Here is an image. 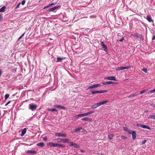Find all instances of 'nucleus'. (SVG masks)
Listing matches in <instances>:
<instances>
[{"label": "nucleus", "instance_id": "1", "mask_svg": "<svg viewBox=\"0 0 155 155\" xmlns=\"http://www.w3.org/2000/svg\"><path fill=\"white\" fill-rule=\"evenodd\" d=\"M94 111H90L86 113H83V114H82L77 115L76 116H75V117L76 118H77L79 117H83L87 116L90 114H92L94 113Z\"/></svg>", "mask_w": 155, "mask_h": 155}, {"label": "nucleus", "instance_id": "2", "mask_svg": "<svg viewBox=\"0 0 155 155\" xmlns=\"http://www.w3.org/2000/svg\"><path fill=\"white\" fill-rule=\"evenodd\" d=\"M37 107L38 106L36 104H30L29 105V109L32 111L35 110Z\"/></svg>", "mask_w": 155, "mask_h": 155}, {"label": "nucleus", "instance_id": "3", "mask_svg": "<svg viewBox=\"0 0 155 155\" xmlns=\"http://www.w3.org/2000/svg\"><path fill=\"white\" fill-rule=\"evenodd\" d=\"M131 68L130 66H128L127 67H118L116 68V70L117 71H120L122 70H124L125 69H129Z\"/></svg>", "mask_w": 155, "mask_h": 155}, {"label": "nucleus", "instance_id": "4", "mask_svg": "<svg viewBox=\"0 0 155 155\" xmlns=\"http://www.w3.org/2000/svg\"><path fill=\"white\" fill-rule=\"evenodd\" d=\"M100 86H101V84H95L93 85L92 86H89V87H87V89H91V88L93 89V88H97V87H99Z\"/></svg>", "mask_w": 155, "mask_h": 155}, {"label": "nucleus", "instance_id": "5", "mask_svg": "<svg viewBox=\"0 0 155 155\" xmlns=\"http://www.w3.org/2000/svg\"><path fill=\"white\" fill-rule=\"evenodd\" d=\"M100 44L103 48V50L106 52H107V46L104 44L103 41H101L100 42Z\"/></svg>", "mask_w": 155, "mask_h": 155}, {"label": "nucleus", "instance_id": "6", "mask_svg": "<svg viewBox=\"0 0 155 155\" xmlns=\"http://www.w3.org/2000/svg\"><path fill=\"white\" fill-rule=\"evenodd\" d=\"M55 135L58 137H66L67 134H64L62 133H56L55 134Z\"/></svg>", "mask_w": 155, "mask_h": 155}, {"label": "nucleus", "instance_id": "7", "mask_svg": "<svg viewBox=\"0 0 155 155\" xmlns=\"http://www.w3.org/2000/svg\"><path fill=\"white\" fill-rule=\"evenodd\" d=\"M58 140H60V142H62L64 143H66L68 142L69 140V139H61L58 138L57 139Z\"/></svg>", "mask_w": 155, "mask_h": 155}, {"label": "nucleus", "instance_id": "8", "mask_svg": "<svg viewBox=\"0 0 155 155\" xmlns=\"http://www.w3.org/2000/svg\"><path fill=\"white\" fill-rule=\"evenodd\" d=\"M25 152L26 153L32 154H36L37 153V152L36 151L32 150H27L25 151Z\"/></svg>", "mask_w": 155, "mask_h": 155}, {"label": "nucleus", "instance_id": "9", "mask_svg": "<svg viewBox=\"0 0 155 155\" xmlns=\"http://www.w3.org/2000/svg\"><path fill=\"white\" fill-rule=\"evenodd\" d=\"M57 143H54L53 142H49L47 144V145L50 146L51 147H57Z\"/></svg>", "mask_w": 155, "mask_h": 155}, {"label": "nucleus", "instance_id": "10", "mask_svg": "<svg viewBox=\"0 0 155 155\" xmlns=\"http://www.w3.org/2000/svg\"><path fill=\"white\" fill-rule=\"evenodd\" d=\"M106 79L110 80L116 81L115 77L113 76H108L106 78Z\"/></svg>", "mask_w": 155, "mask_h": 155}, {"label": "nucleus", "instance_id": "11", "mask_svg": "<svg viewBox=\"0 0 155 155\" xmlns=\"http://www.w3.org/2000/svg\"><path fill=\"white\" fill-rule=\"evenodd\" d=\"M146 19L149 22H153V21L151 17L149 15H147L146 18Z\"/></svg>", "mask_w": 155, "mask_h": 155}, {"label": "nucleus", "instance_id": "12", "mask_svg": "<svg viewBox=\"0 0 155 155\" xmlns=\"http://www.w3.org/2000/svg\"><path fill=\"white\" fill-rule=\"evenodd\" d=\"M99 105L98 104V103H97L94 104L92 105V106L91 108L92 109H94L97 108L98 107H99Z\"/></svg>", "mask_w": 155, "mask_h": 155}, {"label": "nucleus", "instance_id": "13", "mask_svg": "<svg viewBox=\"0 0 155 155\" xmlns=\"http://www.w3.org/2000/svg\"><path fill=\"white\" fill-rule=\"evenodd\" d=\"M60 7V6H55L53 8H51L49 9L48 11L49 12L53 11Z\"/></svg>", "mask_w": 155, "mask_h": 155}, {"label": "nucleus", "instance_id": "14", "mask_svg": "<svg viewBox=\"0 0 155 155\" xmlns=\"http://www.w3.org/2000/svg\"><path fill=\"white\" fill-rule=\"evenodd\" d=\"M108 102V101L106 100V101L100 102L98 103V104H99V106H100L104 104H106Z\"/></svg>", "mask_w": 155, "mask_h": 155}, {"label": "nucleus", "instance_id": "15", "mask_svg": "<svg viewBox=\"0 0 155 155\" xmlns=\"http://www.w3.org/2000/svg\"><path fill=\"white\" fill-rule=\"evenodd\" d=\"M54 107L56 108H59L63 110H65V107L61 105H54Z\"/></svg>", "mask_w": 155, "mask_h": 155}, {"label": "nucleus", "instance_id": "16", "mask_svg": "<svg viewBox=\"0 0 155 155\" xmlns=\"http://www.w3.org/2000/svg\"><path fill=\"white\" fill-rule=\"evenodd\" d=\"M115 83H114V82H113L112 81H108L107 82H104L103 83V84L104 85H106L107 84H114Z\"/></svg>", "mask_w": 155, "mask_h": 155}, {"label": "nucleus", "instance_id": "17", "mask_svg": "<svg viewBox=\"0 0 155 155\" xmlns=\"http://www.w3.org/2000/svg\"><path fill=\"white\" fill-rule=\"evenodd\" d=\"M132 135L133 139L134 140H135L136 137V132L135 131H134V132L132 134Z\"/></svg>", "mask_w": 155, "mask_h": 155}, {"label": "nucleus", "instance_id": "18", "mask_svg": "<svg viewBox=\"0 0 155 155\" xmlns=\"http://www.w3.org/2000/svg\"><path fill=\"white\" fill-rule=\"evenodd\" d=\"M37 145L39 147H43L45 146V144L43 142H40L37 144Z\"/></svg>", "mask_w": 155, "mask_h": 155}, {"label": "nucleus", "instance_id": "19", "mask_svg": "<svg viewBox=\"0 0 155 155\" xmlns=\"http://www.w3.org/2000/svg\"><path fill=\"white\" fill-rule=\"evenodd\" d=\"M26 131V128H24L23 130L21 131V136H24L25 134Z\"/></svg>", "mask_w": 155, "mask_h": 155}, {"label": "nucleus", "instance_id": "20", "mask_svg": "<svg viewBox=\"0 0 155 155\" xmlns=\"http://www.w3.org/2000/svg\"><path fill=\"white\" fill-rule=\"evenodd\" d=\"M65 59L64 58H61L58 57L57 58V60L56 61L57 62H61L62 60Z\"/></svg>", "mask_w": 155, "mask_h": 155}, {"label": "nucleus", "instance_id": "21", "mask_svg": "<svg viewBox=\"0 0 155 155\" xmlns=\"http://www.w3.org/2000/svg\"><path fill=\"white\" fill-rule=\"evenodd\" d=\"M6 8V7L5 6H3L0 9V12H3L5 11V9Z\"/></svg>", "mask_w": 155, "mask_h": 155}, {"label": "nucleus", "instance_id": "22", "mask_svg": "<svg viewBox=\"0 0 155 155\" xmlns=\"http://www.w3.org/2000/svg\"><path fill=\"white\" fill-rule=\"evenodd\" d=\"M139 94H131L130 95H129L128 97L129 98H131L132 97H135L136 96H137V95H138Z\"/></svg>", "mask_w": 155, "mask_h": 155}, {"label": "nucleus", "instance_id": "23", "mask_svg": "<svg viewBox=\"0 0 155 155\" xmlns=\"http://www.w3.org/2000/svg\"><path fill=\"white\" fill-rule=\"evenodd\" d=\"M82 129V128L81 127H79L76 128L75 130V132H78L80 131V130Z\"/></svg>", "mask_w": 155, "mask_h": 155}, {"label": "nucleus", "instance_id": "24", "mask_svg": "<svg viewBox=\"0 0 155 155\" xmlns=\"http://www.w3.org/2000/svg\"><path fill=\"white\" fill-rule=\"evenodd\" d=\"M57 147H65V146L64 145L61 144L60 143H57Z\"/></svg>", "mask_w": 155, "mask_h": 155}, {"label": "nucleus", "instance_id": "25", "mask_svg": "<svg viewBox=\"0 0 155 155\" xmlns=\"http://www.w3.org/2000/svg\"><path fill=\"white\" fill-rule=\"evenodd\" d=\"M48 110L50 111L51 112H54V111H56L57 112V110L54 108V109H51V108H49L48 109Z\"/></svg>", "mask_w": 155, "mask_h": 155}, {"label": "nucleus", "instance_id": "26", "mask_svg": "<svg viewBox=\"0 0 155 155\" xmlns=\"http://www.w3.org/2000/svg\"><path fill=\"white\" fill-rule=\"evenodd\" d=\"M73 146L75 148H79L80 147V146L79 145H78L76 143L74 142Z\"/></svg>", "mask_w": 155, "mask_h": 155}, {"label": "nucleus", "instance_id": "27", "mask_svg": "<svg viewBox=\"0 0 155 155\" xmlns=\"http://www.w3.org/2000/svg\"><path fill=\"white\" fill-rule=\"evenodd\" d=\"M113 134H111L110 135H109L108 136V138L110 140H111L113 139Z\"/></svg>", "mask_w": 155, "mask_h": 155}, {"label": "nucleus", "instance_id": "28", "mask_svg": "<svg viewBox=\"0 0 155 155\" xmlns=\"http://www.w3.org/2000/svg\"><path fill=\"white\" fill-rule=\"evenodd\" d=\"M107 91V90L98 91V93H102L106 92Z\"/></svg>", "mask_w": 155, "mask_h": 155}, {"label": "nucleus", "instance_id": "29", "mask_svg": "<svg viewBox=\"0 0 155 155\" xmlns=\"http://www.w3.org/2000/svg\"><path fill=\"white\" fill-rule=\"evenodd\" d=\"M148 89H144L142 91L140 92V94H143V93H145V92H146L148 91Z\"/></svg>", "mask_w": 155, "mask_h": 155}, {"label": "nucleus", "instance_id": "30", "mask_svg": "<svg viewBox=\"0 0 155 155\" xmlns=\"http://www.w3.org/2000/svg\"><path fill=\"white\" fill-rule=\"evenodd\" d=\"M9 95L8 94H5V100H6V99H7L9 97Z\"/></svg>", "mask_w": 155, "mask_h": 155}, {"label": "nucleus", "instance_id": "31", "mask_svg": "<svg viewBox=\"0 0 155 155\" xmlns=\"http://www.w3.org/2000/svg\"><path fill=\"white\" fill-rule=\"evenodd\" d=\"M155 92V88H154L153 90L149 91L148 93V94H150L152 93H154Z\"/></svg>", "mask_w": 155, "mask_h": 155}, {"label": "nucleus", "instance_id": "32", "mask_svg": "<svg viewBox=\"0 0 155 155\" xmlns=\"http://www.w3.org/2000/svg\"><path fill=\"white\" fill-rule=\"evenodd\" d=\"M149 118L155 119V115H151L148 117Z\"/></svg>", "mask_w": 155, "mask_h": 155}, {"label": "nucleus", "instance_id": "33", "mask_svg": "<svg viewBox=\"0 0 155 155\" xmlns=\"http://www.w3.org/2000/svg\"><path fill=\"white\" fill-rule=\"evenodd\" d=\"M89 119V118H88L87 117H85V118H82L81 119V120H83V121H88Z\"/></svg>", "mask_w": 155, "mask_h": 155}, {"label": "nucleus", "instance_id": "34", "mask_svg": "<svg viewBox=\"0 0 155 155\" xmlns=\"http://www.w3.org/2000/svg\"><path fill=\"white\" fill-rule=\"evenodd\" d=\"M137 37L140 38L141 39L143 40V38L142 37V36L140 34H138L137 35Z\"/></svg>", "mask_w": 155, "mask_h": 155}, {"label": "nucleus", "instance_id": "35", "mask_svg": "<svg viewBox=\"0 0 155 155\" xmlns=\"http://www.w3.org/2000/svg\"><path fill=\"white\" fill-rule=\"evenodd\" d=\"M123 129L124 130L126 131L127 132L128 131V130H129L128 128L126 127H123Z\"/></svg>", "mask_w": 155, "mask_h": 155}, {"label": "nucleus", "instance_id": "36", "mask_svg": "<svg viewBox=\"0 0 155 155\" xmlns=\"http://www.w3.org/2000/svg\"><path fill=\"white\" fill-rule=\"evenodd\" d=\"M25 33H23L18 38V40L19 41L20 39H21V38L24 36Z\"/></svg>", "mask_w": 155, "mask_h": 155}, {"label": "nucleus", "instance_id": "37", "mask_svg": "<svg viewBox=\"0 0 155 155\" xmlns=\"http://www.w3.org/2000/svg\"><path fill=\"white\" fill-rule=\"evenodd\" d=\"M91 93L92 94H94L96 93H98V91H91Z\"/></svg>", "mask_w": 155, "mask_h": 155}, {"label": "nucleus", "instance_id": "38", "mask_svg": "<svg viewBox=\"0 0 155 155\" xmlns=\"http://www.w3.org/2000/svg\"><path fill=\"white\" fill-rule=\"evenodd\" d=\"M144 128H146V129H148V130H151V129L150 128V127H149L148 126L146 125L145 126Z\"/></svg>", "mask_w": 155, "mask_h": 155}, {"label": "nucleus", "instance_id": "39", "mask_svg": "<svg viewBox=\"0 0 155 155\" xmlns=\"http://www.w3.org/2000/svg\"><path fill=\"white\" fill-rule=\"evenodd\" d=\"M134 130H128V131H127V132H128L129 134H132V133L133 132H134Z\"/></svg>", "mask_w": 155, "mask_h": 155}, {"label": "nucleus", "instance_id": "40", "mask_svg": "<svg viewBox=\"0 0 155 155\" xmlns=\"http://www.w3.org/2000/svg\"><path fill=\"white\" fill-rule=\"evenodd\" d=\"M142 71H144L145 73H147V70L146 68H143L142 70Z\"/></svg>", "mask_w": 155, "mask_h": 155}, {"label": "nucleus", "instance_id": "41", "mask_svg": "<svg viewBox=\"0 0 155 155\" xmlns=\"http://www.w3.org/2000/svg\"><path fill=\"white\" fill-rule=\"evenodd\" d=\"M142 124H137V126L138 127H142Z\"/></svg>", "mask_w": 155, "mask_h": 155}, {"label": "nucleus", "instance_id": "42", "mask_svg": "<svg viewBox=\"0 0 155 155\" xmlns=\"http://www.w3.org/2000/svg\"><path fill=\"white\" fill-rule=\"evenodd\" d=\"M69 143L70 144L69 145V146H73V143H74V142H69Z\"/></svg>", "mask_w": 155, "mask_h": 155}, {"label": "nucleus", "instance_id": "43", "mask_svg": "<svg viewBox=\"0 0 155 155\" xmlns=\"http://www.w3.org/2000/svg\"><path fill=\"white\" fill-rule=\"evenodd\" d=\"M51 6V5L49 4V5H48L47 6L44 7V9H45L46 8H49Z\"/></svg>", "mask_w": 155, "mask_h": 155}, {"label": "nucleus", "instance_id": "44", "mask_svg": "<svg viewBox=\"0 0 155 155\" xmlns=\"http://www.w3.org/2000/svg\"><path fill=\"white\" fill-rule=\"evenodd\" d=\"M21 4V3H19L16 6V8H19V5H20Z\"/></svg>", "mask_w": 155, "mask_h": 155}, {"label": "nucleus", "instance_id": "45", "mask_svg": "<svg viewBox=\"0 0 155 155\" xmlns=\"http://www.w3.org/2000/svg\"><path fill=\"white\" fill-rule=\"evenodd\" d=\"M25 0H23L22 1L21 4L22 5H24L25 4Z\"/></svg>", "mask_w": 155, "mask_h": 155}, {"label": "nucleus", "instance_id": "46", "mask_svg": "<svg viewBox=\"0 0 155 155\" xmlns=\"http://www.w3.org/2000/svg\"><path fill=\"white\" fill-rule=\"evenodd\" d=\"M121 138H122L123 139H127V138L126 137H125L124 136H122L121 137Z\"/></svg>", "mask_w": 155, "mask_h": 155}, {"label": "nucleus", "instance_id": "47", "mask_svg": "<svg viewBox=\"0 0 155 155\" xmlns=\"http://www.w3.org/2000/svg\"><path fill=\"white\" fill-rule=\"evenodd\" d=\"M146 141V140H143L142 141V143L143 144H144L145 143V142Z\"/></svg>", "mask_w": 155, "mask_h": 155}, {"label": "nucleus", "instance_id": "48", "mask_svg": "<svg viewBox=\"0 0 155 155\" xmlns=\"http://www.w3.org/2000/svg\"><path fill=\"white\" fill-rule=\"evenodd\" d=\"M11 102V101H8L5 105L6 106L10 102Z\"/></svg>", "mask_w": 155, "mask_h": 155}, {"label": "nucleus", "instance_id": "49", "mask_svg": "<svg viewBox=\"0 0 155 155\" xmlns=\"http://www.w3.org/2000/svg\"><path fill=\"white\" fill-rule=\"evenodd\" d=\"M124 39V37H122V38L120 40V41H122Z\"/></svg>", "mask_w": 155, "mask_h": 155}, {"label": "nucleus", "instance_id": "50", "mask_svg": "<svg viewBox=\"0 0 155 155\" xmlns=\"http://www.w3.org/2000/svg\"><path fill=\"white\" fill-rule=\"evenodd\" d=\"M151 105L154 107H155V104H151Z\"/></svg>", "mask_w": 155, "mask_h": 155}, {"label": "nucleus", "instance_id": "51", "mask_svg": "<svg viewBox=\"0 0 155 155\" xmlns=\"http://www.w3.org/2000/svg\"><path fill=\"white\" fill-rule=\"evenodd\" d=\"M145 125H144L143 124L142 126V128H144Z\"/></svg>", "mask_w": 155, "mask_h": 155}, {"label": "nucleus", "instance_id": "52", "mask_svg": "<svg viewBox=\"0 0 155 155\" xmlns=\"http://www.w3.org/2000/svg\"><path fill=\"white\" fill-rule=\"evenodd\" d=\"M80 151L81 152H85V151L83 150H80Z\"/></svg>", "mask_w": 155, "mask_h": 155}, {"label": "nucleus", "instance_id": "53", "mask_svg": "<svg viewBox=\"0 0 155 155\" xmlns=\"http://www.w3.org/2000/svg\"><path fill=\"white\" fill-rule=\"evenodd\" d=\"M47 137H44L43 138V140H47Z\"/></svg>", "mask_w": 155, "mask_h": 155}, {"label": "nucleus", "instance_id": "54", "mask_svg": "<svg viewBox=\"0 0 155 155\" xmlns=\"http://www.w3.org/2000/svg\"><path fill=\"white\" fill-rule=\"evenodd\" d=\"M88 121H92V119H91V118H89Z\"/></svg>", "mask_w": 155, "mask_h": 155}, {"label": "nucleus", "instance_id": "55", "mask_svg": "<svg viewBox=\"0 0 155 155\" xmlns=\"http://www.w3.org/2000/svg\"><path fill=\"white\" fill-rule=\"evenodd\" d=\"M145 112H146V113H148V110H146L145 111Z\"/></svg>", "mask_w": 155, "mask_h": 155}, {"label": "nucleus", "instance_id": "56", "mask_svg": "<svg viewBox=\"0 0 155 155\" xmlns=\"http://www.w3.org/2000/svg\"><path fill=\"white\" fill-rule=\"evenodd\" d=\"M56 4H54L53 3H52V4H50V5H51V6L52 5H55Z\"/></svg>", "mask_w": 155, "mask_h": 155}, {"label": "nucleus", "instance_id": "57", "mask_svg": "<svg viewBox=\"0 0 155 155\" xmlns=\"http://www.w3.org/2000/svg\"><path fill=\"white\" fill-rule=\"evenodd\" d=\"M78 155H79V154H78Z\"/></svg>", "mask_w": 155, "mask_h": 155}]
</instances>
